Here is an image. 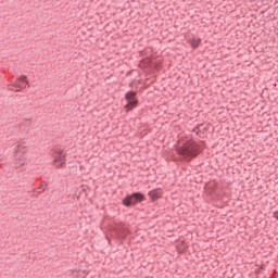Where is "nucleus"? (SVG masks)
Here are the masks:
<instances>
[{"instance_id": "nucleus-1", "label": "nucleus", "mask_w": 278, "mask_h": 278, "mask_svg": "<svg viewBox=\"0 0 278 278\" xmlns=\"http://www.w3.org/2000/svg\"><path fill=\"white\" fill-rule=\"evenodd\" d=\"M177 153L187 162H190V160L199 155V146L193 140H188L177 148Z\"/></svg>"}, {"instance_id": "nucleus-2", "label": "nucleus", "mask_w": 278, "mask_h": 278, "mask_svg": "<svg viewBox=\"0 0 278 278\" xmlns=\"http://www.w3.org/2000/svg\"><path fill=\"white\" fill-rule=\"evenodd\" d=\"M142 201H144V194L141 192H134L132 194L126 195L122 203L125 207H134L135 205H138V203H142Z\"/></svg>"}, {"instance_id": "nucleus-3", "label": "nucleus", "mask_w": 278, "mask_h": 278, "mask_svg": "<svg viewBox=\"0 0 278 278\" xmlns=\"http://www.w3.org/2000/svg\"><path fill=\"white\" fill-rule=\"evenodd\" d=\"M29 86V80H27L26 75H21L15 83L9 85V90L12 92H21V90H25Z\"/></svg>"}, {"instance_id": "nucleus-4", "label": "nucleus", "mask_w": 278, "mask_h": 278, "mask_svg": "<svg viewBox=\"0 0 278 278\" xmlns=\"http://www.w3.org/2000/svg\"><path fill=\"white\" fill-rule=\"evenodd\" d=\"M136 91H128L125 94V99L127 104L125 105L126 112H131L136 105H138V99H136Z\"/></svg>"}, {"instance_id": "nucleus-5", "label": "nucleus", "mask_w": 278, "mask_h": 278, "mask_svg": "<svg viewBox=\"0 0 278 278\" xmlns=\"http://www.w3.org/2000/svg\"><path fill=\"white\" fill-rule=\"evenodd\" d=\"M54 164L56 168H62L66 164V155L63 152H60L55 155Z\"/></svg>"}, {"instance_id": "nucleus-6", "label": "nucleus", "mask_w": 278, "mask_h": 278, "mask_svg": "<svg viewBox=\"0 0 278 278\" xmlns=\"http://www.w3.org/2000/svg\"><path fill=\"white\" fill-rule=\"evenodd\" d=\"M149 197L152 199V201H155L156 199H160V197H162V190L154 189L149 192Z\"/></svg>"}, {"instance_id": "nucleus-7", "label": "nucleus", "mask_w": 278, "mask_h": 278, "mask_svg": "<svg viewBox=\"0 0 278 278\" xmlns=\"http://www.w3.org/2000/svg\"><path fill=\"white\" fill-rule=\"evenodd\" d=\"M199 45H201V39L200 38H193L191 40V47H193V49H197V47H199Z\"/></svg>"}, {"instance_id": "nucleus-8", "label": "nucleus", "mask_w": 278, "mask_h": 278, "mask_svg": "<svg viewBox=\"0 0 278 278\" xmlns=\"http://www.w3.org/2000/svg\"><path fill=\"white\" fill-rule=\"evenodd\" d=\"M106 240L110 242V239H109V237H106Z\"/></svg>"}]
</instances>
